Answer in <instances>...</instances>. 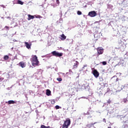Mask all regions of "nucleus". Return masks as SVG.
Returning a JSON list of instances; mask_svg holds the SVG:
<instances>
[{
    "label": "nucleus",
    "mask_w": 128,
    "mask_h": 128,
    "mask_svg": "<svg viewBox=\"0 0 128 128\" xmlns=\"http://www.w3.org/2000/svg\"><path fill=\"white\" fill-rule=\"evenodd\" d=\"M108 104H110V102H112V101L110 100H108L107 102Z\"/></svg>",
    "instance_id": "nucleus-29"
},
{
    "label": "nucleus",
    "mask_w": 128,
    "mask_h": 128,
    "mask_svg": "<svg viewBox=\"0 0 128 128\" xmlns=\"http://www.w3.org/2000/svg\"><path fill=\"white\" fill-rule=\"evenodd\" d=\"M108 128H112V127H110V126H108Z\"/></svg>",
    "instance_id": "nucleus-33"
},
{
    "label": "nucleus",
    "mask_w": 128,
    "mask_h": 128,
    "mask_svg": "<svg viewBox=\"0 0 128 128\" xmlns=\"http://www.w3.org/2000/svg\"><path fill=\"white\" fill-rule=\"evenodd\" d=\"M98 14H96V11H91L89 12L88 16H90L91 18H94V16H96Z\"/></svg>",
    "instance_id": "nucleus-4"
},
{
    "label": "nucleus",
    "mask_w": 128,
    "mask_h": 128,
    "mask_svg": "<svg viewBox=\"0 0 128 128\" xmlns=\"http://www.w3.org/2000/svg\"><path fill=\"white\" fill-rule=\"evenodd\" d=\"M8 18H10V17H8Z\"/></svg>",
    "instance_id": "nucleus-35"
},
{
    "label": "nucleus",
    "mask_w": 128,
    "mask_h": 128,
    "mask_svg": "<svg viewBox=\"0 0 128 128\" xmlns=\"http://www.w3.org/2000/svg\"><path fill=\"white\" fill-rule=\"evenodd\" d=\"M93 74L95 78H98V76H100V73L96 70H94L93 71Z\"/></svg>",
    "instance_id": "nucleus-7"
},
{
    "label": "nucleus",
    "mask_w": 128,
    "mask_h": 128,
    "mask_svg": "<svg viewBox=\"0 0 128 128\" xmlns=\"http://www.w3.org/2000/svg\"><path fill=\"white\" fill-rule=\"evenodd\" d=\"M70 124V119L68 118L64 122L62 125V128H68Z\"/></svg>",
    "instance_id": "nucleus-2"
},
{
    "label": "nucleus",
    "mask_w": 128,
    "mask_h": 128,
    "mask_svg": "<svg viewBox=\"0 0 128 128\" xmlns=\"http://www.w3.org/2000/svg\"><path fill=\"white\" fill-rule=\"evenodd\" d=\"M96 124V122L90 123V124H88L86 125V128H92V126H94V125Z\"/></svg>",
    "instance_id": "nucleus-10"
},
{
    "label": "nucleus",
    "mask_w": 128,
    "mask_h": 128,
    "mask_svg": "<svg viewBox=\"0 0 128 128\" xmlns=\"http://www.w3.org/2000/svg\"><path fill=\"white\" fill-rule=\"evenodd\" d=\"M52 56H54L60 58V56H62L63 54L62 52H58L56 51H53L52 52Z\"/></svg>",
    "instance_id": "nucleus-3"
},
{
    "label": "nucleus",
    "mask_w": 128,
    "mask_h": 128,
    "mask_svg": "<svg viewBox=\"0 0 128 128\" xmlns=\"http://www.w3.org/2000/svg\"><path fill=\"white\" fill-rule=\"evenodd\" d=\"M102 64H103V66H106V62H102Z\"/></svg>",
    "instance_id": "nucleus-24"
},
{
    "label": "nucleus",
    "mask_w": 128,
    "mask_h": 128,
    "mask_svg": "<svg viewBox=\"0 0 128 128\" xmlns=\"http://www.w3.org/2000/svg\"><path fill=\"white\" fill-rule=\"evenodd\" d=\"M40 128H50V126H46L44 125H41Z\"/></svg>",
    "instance_id": "nucleus-16"
},
{
    "label": "nucleus",
    "mask_w": 128,
    "mask_h": 128,
    "mask_svg": "<svg viewBox=\"0 0 128 128\" xmlns=\"http://www.w3.org/2000/svg\"><path fill=\"white\" fill-rule=\"evenodd\" d=\"M36 18H41L42 16H36Z\"/></svg>",
    "instance_id": "nucleus-26"
},
{
    "label": "nucleus",
    "mask_w": 128,
    "mask_h": 128,
    "mask_svg": "<svg viewBox=\"0 0 128 128\" xmlns=\"http://www.w3.org/2000/svg\"><path fill=\"white\" fill-rule=\"evenodd\" d=\"M103 122H105V124H106V118H104V119H103Z\"/></svg>",
    "instance_id": "nucleus-30"
},
{
    "label": "nucleus",
    "mask_w": 128,
    "mask_h": 128,
    "mask_svg": "<svg viewBox=\"0 0 128 128\" xmlns=\"http://www.w3.org/2000/svg\"><path fill=\"white\" fill-rule=\"evenodd\" d=\"M56 80H58V82H62V79L60 78H56Z\"/></svg>",
    "instance_id": "nucleus-21"
},
{
    "label": "nucleus",
    "mask_w": 128,
    "mask_h": 128,
    "mask_svg": "<svg viewBox=\"0 0 128 128\" xmlns=\"http://www.w3.org/2000/svg\"><path fill=\"white\" fill-rule=\"evenodd\" d=\"M51 94H52V92H50V90L48 89L46 90V96H50Z\"/></svg>",
    "instance_id": "nucleus-12"
},
{
    "label": "nucleus",
    "mask_w": 128,
    "mask_h": 128,
    "mask_svg": "<svg viewBox=\"0 0 128 128\" xmlns=\"http://www.w3.org/2000/svg\"><path fill=\"white\" fill-rule=\"evenodd\" d=\"M28 20H34V16H32L30 14H28Z\"/></svg>",
    "instance_id": "nucleus-9"
},
{
    "label": "nucleus",
    "mask_w": 128,
    "mask_h": 128,
    "mask_svg": "<svg viewBox=\"0 0 128 128\" xmlns=\"http://www.w3.org/2000/svg\"><path fill=\"white\" fill-rule=\"evenodd\" d=\"M51 104H56V100H51Z\"/></svg>",
    "instance_id": "nucleus-20"
},
{
    "label": "nucleus",
    "mask_w": 128,
    "mask_h": 128,
    "mask_svg": "<svg viewBox=\"0 0 128 128\" xmlns=\"http://www.w3.org/2000/svg\"><path fill=\"white\" fill-rule=\"evenodd\" d=\"M30 60L33 66H38V64H40V62L38 60V56L36 55L32 56Z\"/></svg>",
    "instance_id": "nucleus-1"
},
{
    "label": "nucleus",
    "mask_w": 128,
    "mask_h": 128,
    "mask_svg": "<svg viewBox=\"0 0 128 128\" xmlns=\"http://www.w3.org/2000/svg\"><path fill=\"white\" fill-rule=\"evenodd\" d=\"M126 128V126H124V125H123L122 126V128Z\"/></svg>",
    "instance_id": "nucleus-31"
},
{
    "label": "nucleus",
    "mask_w": 128,
    "mask_h": 128,
    "mask_svg": "<svg viewBox=\"0 0 128 128\" xmlns=\"http://www.w3.org/2000/svg\"><path fill=\"white\" fill-rule=\"evenodd\" d=\"M60 40H64L66 38V36H64V34H62V35H60Z\"/></svg>",
    "instance_id": "nucleus-11"
},
{
    "label": "nucleus",
    "mask_w": 128,
    "mask_h": 128,
    "mask_svg": "<svg viewBox=\"0 0 128 128\" xmlns=\"http://www.w3.org/2000/svg\"><path fill=\"white\" fill-rule=\"evenodd\" d=\"M5 28L8 30H10V27L8 26H6Z\"/></svg>",
    "instance_id": "nucleus-27"
},
{
    "label": "nucleus",
    "mask_w": 128,
    "mask_h": 128,
    "mask_svg": "<svg viewBox=\"0 0 128 128\" xmlns=\"http://www.w3.org/2000/svg\"><path fill=\"white\" fill-rule=\"evenodd\" d=\"M86 114H90V112H87L86 113H85V112L84 113V116H86Z\"/></svg>",
    "instance_id": "nucleus-25"
},
{
    "label": "nucleus",
    "mask_w": 128,
    "mask_h": 128,
    "mask_svg": "<svg viewBox=\"0 0 128 128\" xmlns=\"http://www.w3.org/2000/svg\"><path fill=\"white\" fill-rule=\"evenodd\" d=\"M4 80V78H0V82H2V80Z\"/></svg>",
    "instance_id": "nucleus-28"
},
{
    "label": "nucleus",
    "mask_w": 128,
    "mask_h": 128,
    "mask_svg": "<svg viewBox=\"0 0 128 128\" xmlns=\"http://www.w3.org/2000/svg\"><path fill=\"white\" fill-rule=\"evenodd\" d=\"M55 108H56V110H59V108H62V107H60L59 106L56 105L55 106Z\"/></svg>",
    "instance_id": "nucleus-18"
},
{
    "label": "nucleus",
    "mask_w": 128,
    "mask_h": 128,
    "mask_svg": "<svg viewBox=\"0 0 128 128\" xmlns=\"http://www.w3.org/2000/svg\"><path fill=\"white\" fill-rule=\"evenodd\" d=\"M8 104H16V102H14V100H9L8 101Z\"/></svg>",
    "instance_id": "nucleus-13"
},
{
    "label": "nucleus",
    "mask_w": 128,
    "mask_h": 128,
    "mask_svg": "<svg viewBox=\"0 0 128 128\" xmlns=\"http://www.w3.org/2000/svg\"><path fill=\"white\" fill-rule=\"evenodd\" d=\"M18 4H21L22 6V4H24V2H22L20 0H18Z\"/></svg>",
    "instance_id": "nucleus-15"
},
{
    "label": "nucleus",
    "mask_w": 128,
    "mask_h": 128,
    "mask_svg": "<svg viewBox=\"0 0 128 128\" xmlns=\"http://www.w3.org/2000/svg\"><path fill=\"white\" fill-rule=\"evenodd\" d=\"M97 50L98 54H104V48H97Z\"/></svg>",
    "instance_id": "nucleus-6"
},
{
    "label": "nucleus",
    "mask_w": 128,
    "mask_h": 128,
    "mask_svg": "<svg viewBox=\"0 0 128 128\" xmlns=\"http://www.w3.org/2000/svg\"><path fill=\"white\" fill-rule=\"evenodd\" d=\"M122 102H124V104H126V102H128V99L126 98H124L122 100Z\"/></svg>",
    "instance_id": "nucleus-17"
},
{
    "label": "nucleus",
    "mask_w": 128,
    "mask_h": 128,
    "mask_svg": "<svg viewBox=\"0 0 128 128\" xmlns=\"http://www.w3.org/2000/svg\"><path fill=\"white\" fill-rule=\"evenodd\" d=\"M78 66V61H76V63L74 64V66L75 68H76Z\"/></svg>",
    "instance_id": "nucleus-14"
},
{
    "label": "nucleus",
    "mask_w": 128,
    "mask_h": 128,
    "mask_svg": "<svg viewBox=\"0 0 128 128\" xmlns=\"http://www.w3.org/2000/svg\"><path fill=\"white\" fill-rule=\"evenodd\" d=\"M56 2L58 4V6H60V0H56Z\"/></svg>",
    "instance_id": "nucleus-23"
},
{
    "label": "nucleus",
    "mask_w": 128,
    "mask_h": 128,
    "mask_svg": "<svg viewBox=\"0 0 128 128\" xmlns=\"http://www.w3.org/2000/svg\"><path fill=\"white\" fill-rule=\"evenodd\" d=\"M24 44L26 48H27L28 50H30V46H32V44H28V42H25Z\"/></svg>",
    "instance_id": "nucleus-8"
},
{
    "label": "nucleus",
    "mask_w": 128,
    "mask_h": 128,
    "mask_svg": "<svg viewBox=\"0 0 128 128\" xmlns=\"http://www.w3.org/2000/svg\"><path fill=\"white\" fill-rule=\"evenodd\" d=\"M8 58H9L8 56H4V60H8Z\"/></svg>",
    "instance_id": "nucleus-19"
},
{
    "label": "nucleus",
    "mask_w": 128,
    "mask_h": 128,
    "mask_svg": "<svg viewBox=\"0 0 128 128\" xmlns=\"http://www.w3.org/2000/svg\"><path fill=\"white\" fill-rule=\"evenodd\" d=\"M116 82H118V78H117L116 79Z\"/></svg>",
    "instance_id": "nucleus-32"
},
{
    "label": "nucleus",
    "mask_w": 128,
    "mask_h": 128,
    "mask_svg": "<svg viewBox=\"0 0 128 128\" xmlns=\"http://www.w3.org/2000/svg\"><path fill=\"white\" fill-rule=\"evenodd\" d=\"M18 65L20 66H21L22 68H26V62H20Z\"/></svg>",
    "instance_id": "nucleus-5"
},
{
    "label": "nucleus",
    "mask_w": 128,
    "mask_h": 128,
    "mask_svg": "<svg viewBox=\"0 0 128 128\" xmlns=\"http://www.w3.org/2000/svg\"><path fill=\"white\" fill-rule=\"evenodd\" d=\"M77 14L78 16H80V14H82V12L78 11Z\"/></svg>",
    "instance_id": "nucleus-22"
},
{
    "label": "nucleus",
    "mask_w": 128,
    "mask_h": 128,
    "mask_svg": "<svg viewBox=\"0 0 128 128\" xmlns=\"http://www.w3.org/2000/svg\"><path fill=\"white\" fill-rule=\"evenodd\" d=\"M90 118H92V116H90Z\"/></svg>",
    "instance_id": "nucleus-34"
}]
</instances>
